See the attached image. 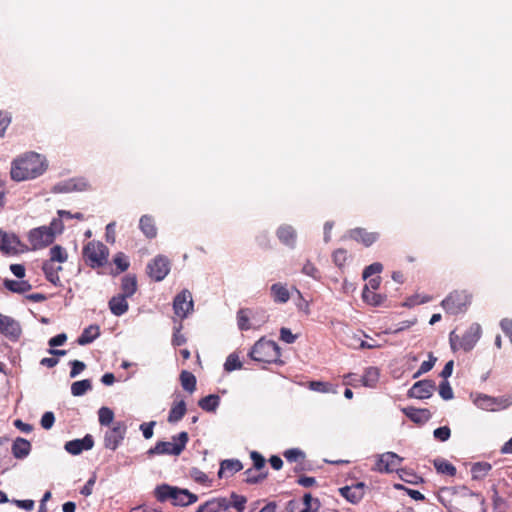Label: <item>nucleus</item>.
I'll use <instances>...</instances> for the list:
<instances>
[{
  "label": "nucleus",
  "instance_id": "nucleus-56",
  "mask_svg": "<svg viewBox=\"0 0 512 512\" xmlns=\"http://www.w3.org/2000/svg\"><path fill=\"white\" fill-rule=\"evenodd\" d=\"M46 229H49L54 237H56V234H61L64 229L62 218L59 217L52 219L50 224L46 226Z\"/></svg>",
  "mask_w": 512,
  "mask_h": 512
},
{
  "label": "nucleus",
  "instance_id": "nucleus-14",
  "mask_svg": "<svg viewBox=\"0 0 512 512\" xmlns=\"http://www.w3.org/2000/svg\"><path fill=\"white\" fill-rule=\"evenodd\" d=\"M193 307L192 294L187 289L178 293L173 300L174 313L181 319L186 318L193 311Z\"/></svg>",
  "mask_w": 512,
  "mask_h": 512
},
{
  "label": "nucleus",
  "instance_id": "nucleus-31",
  "mask_svg": "<svg viewBox=\"0 0 512 512\" xmlns=\"http://www.w3.org/2000/svg\"><path fill=\"white\" fill-rule=\"evenodd\" d=\"M100 335V328L98 325H90L85 328L82 334L77 339V343L81 346L92 343Z\"/></svg>",
  "mask_w": 512,
  "mask_h": 512
},
{
  "label": "nucleus",
  "instance_id": "nucleus-28",
  "mask_svg": "<svg viewBox=\"0 0 512 512\" xmlns=\"http://www.w3.org/2000/svg\"><path fill=\"white\" fill-rule=\"evenodd\" d=\"M126 297L125 296H122V295H116V296H113L110 300H109V309L111 311V313L115 316H122L123 314H125L128 309H129V305H128V302L126 301Z\"/></svg>",
  "mask_w": 512,
  "mask_h": 512
},
{
  "label": "nucleus",
  "instance_id": "nucleus-16",
  "mask_svg": "<svg viewBox=\"0 0 512 512\" xmlns=\"http://www.w3.org/2000/svg\"><path fill=\"white\" fill-rule=\"evenodd\" d=\"M0 333L11 340L21 335V326L14 318L0 313Z\"/></svg>",
  "mask_w": 512,
  "mask_h": 512
},
{
  "label": "nucleus",
  "instance_id": "nucleus-24",
  "mask_svg": "<svg viewBox=\"0 0 512 512\" xmlns=\"http://www.w3.org/2000/svg\"><path fill=\"white\" fill-rule=\"evenodd\" d=\"M270 295L275 303L284 304L290 299V292L285 284L274 283L270 287Z\"/></svg>",
  "mask_w": 512,
  "mask_h": 512
},
{
  "label": "nucleus",
  "instance_id": "nucleus-41",
  "mask_svg": "<svg viewBox=\"0 0 512 512\" xmlns=\"http://www.w3.org/2000/svg\"><path fill=\"white\" fill-rule=\"evenodd\" d=\"M180 381L184 390L188 391L189 393L195 391L197 380L191 372L183 370L180 374Z\"/></svg>",
  "mask_w": 512,
  "mask_h": 512
},
{
  "label": "nucleus",
  "instance_id": "nucleus-34",
  "mask_svg": "<svg viewBox=\"0 0 512 512\" xmlns=\"http://www.w3.org/2000/svg\"><path fill=\"white\" fill-rule=\"evenodd\" d=\"M220 404V397L216 394H210L201 398L198 402L199 407L206 412H215Z\"/></svg>",
  "mask_w": 512,
  "mask_h": 512
},
{
  "label": "nucleus",
  "instance_id": "nucleus-62",
  "mask_svg": "<svg viewBox=\"0 0 512 512\" xmlns=\"http://www.w3.org/2000/svg\"><path fill=\"white\" fill-rule=\"evenodd\" d=\"M156 425L155 421H150L148 423H142L140 425V430L142 431L143 437L145 439H150L153 437L154 434V426Z\"/></svg>",
  "mask_w": 512,
  "mask_h": 512
},
{
  "label": "nucleus",
  "instance_id": "nucleus-32",
  "mask_svg": "<svg viewBox=\"0 0 512 512\" xmlns=\"http://www.w3.org/2000/svg\"><path fill=\"white\" fill-rule=\"evenodd\" d=\"M177 487L170 486L168 484L158 485L154 490L156 499L160 502L174 499Z\"/></svg>",
  "mask_w": 512,
  "mask_h": 512
},
{
  "label": "nucleus",
  "instance_id": "nucleus-8",
  "mask_svg": "<svg viewBox=\"0 0 512 512\" xmlns=\"http://www.w3.org/2000/svg\"><path fill=\"white\" fill-rule=\"evenodd\" d=\"M465 512H485V499L479 494L468 490L467 488L463 489L462 494L460 495L459 501L457 503Z\"/></svg>",
  "mask_w": 512,
  "mask_h": 512
},
{
  "label": "nucleus",
  "instance_id": "nucleus-55",
  "mask_svg": "<svg viewBox=\"0 0 512 512\" xmlns=\"http://www.w3.org/2000/svg\"><path fill=\"white\" fill-rule=\"evenodd\" d=\"M450 435L451 430L448 426H441L433 431V436L441 442L447 441L450 438Z\"/></svg>",
  "mask_w": 512,
  "mask_h": 512
},
{
  "label": "nucleus",
  "instance_id": "nucleus-53",
  "mask_svg": "<svg viewBox=\"0 0 512 512\" xmlns=\"http://www.w3.org/2000/svg\"><path fill=\"white\" fill-rule=\"evenodd\" d=\"M302 273L307 275V276L312 277L315 280H319L320 277H321L319 270L309 260H307L306 263L303 265Z\"/></svg>",
  "mask_w": 512,
  "mask_h": 512
},
{
  "label": "nucleus",
  "instance_id": "nucleus-25",
  "mask_svg": "<svg viewBox=\"0 0 512 512\" xmlns=\"http://www.w3.org/2000/svg\"><path fill=\"white\" fill-rule=\"evenodd\" d=\"M139 229L149 239L157 236V227L154 217L148 214L142 215L139 220Z\"/></svg>",
  "mask_w": 512,
  "mask_h": 512
},
{
  "label": "nucleus",
  "instance_id": "nucleus-15",
  "mask_svg": "<svg viewBox=\"0 0 512 512\" xmlns=\"http://www.w3.org/2000/svg\"><path fill=\"white\" fill-rule=\"evenodd\" d=\"M435 389L436 385L433 380H420L415 382L409 389L408 396L416 399H428L433 395Z\"/></svg>",
  "mask_w": 512,
  "mask_h": 512
},
{
  "label": "nucleus",
  "instance_id": "nucleus-39",
  "mask_svg": "<svg viewBox=\"0 0 512 512\" xmlns=\"http://www.w3.org/2000/svg\"><path fill=\"white\" fill-rule=\"evenodd\" d=\"M492 469V466L488 462H476L472 465L471 473L474 480L483 479L488 472Z\"/></svg>",
  "mask_w": 512,
  "mask_h": 512
},
{
  "label": "nucleus",
  "instance_id": "nucleus-46",
  "mask_svg": "<svg viewBox=\"0 0 512 512\" xmlns=\"http://www.w3.org/2000/svg\"><path fill=\"white\" fill-rule=\"evenodd\" d=\"M241 368L242 362L240 361L238 355L235 353L229 354L224 363V370L226 372H232Z\"/></svg>",
  "mask_w": 512,
  "mask_h": 512
},
{
  "label": "nucleus",
  "instance_id": "nucleus-7",
  "mask_svg": "<svg viewBox=\"0 0 512 512\" xmlns=\"http://www.w3.org/2000/svg\"><path fill=\"white\" fill-rule=\"evenodd\" d=\"M127 425L124 421H116L104 434V447L115 451L125 439Z\"/></svg>",
  "mask_w": 512,
  "mask_h": 512
},
{
  "label": "nucleus",
  "instance_id": "nucleus-37",
  "mask_svg": "<svg viewBox=\"0 0 512 512\" xmlns=\"http://www.w3.org/2000/svg\"><path fill=\"white\" fill-rule=\"evenodd\" d=\"M186 413V404L184 400L179 401L174 404L168 415V422L177 423L180 421Z\"/></svg>",
  "mask_w": 512,
  "mask_h": 512
},
{
  "label": "nucleus",
  "instance_id": "nucleus-42",
  "mask_svg": "<svg viewBox=\"0 0 512 512\" xmlns=\"http://www.w3.org/2000/svg\"><path fill=\"white\" fill-rule=\"evenodd\" d=\"M92 389V384L89 379H83L80 381L73 382L71 385V394L75 397H79L87 393Z\"/></svg>",
  "mask_w": 512,
  "mask_h": 512
},
{
  "label": "nucleus",
  "instance_id": "nucleus-30",
  "mask_svg": "<svg viewBox=\"0 0 512 512\" xmlns=\"http://www.w3.org/2000/svg\"><path fill=\"white\" fill-rule=\"evenodd\" d=\"M3 286L10 292L17 294H24L32 289V285L28 281L23 279H5L3 281Z\"/></svg>",
  "mask_w": 512,
  "mask_h": 512
},
{
  "label": "nucleus",
  "instance_id": "nucleus-43",
  "mask_svg": "<svg viewBox=\"0 0 512 512\" xmlns=\"http://www.w3.org/2000/svg\"><path fill=\"white\" fill-rule=\"evenodd\" d=\"M246 502L247 498L245 496L233 492L230 495V499H227L228 509L233 507L238 512H243Z\"/></svg>",
  "mask_w": 512,
  "mask_h": 512
},
{
  "label": "nucleus",
  "instance_id": "nucleus-11",
  "mask_svg": "<svg viewBox=\"0 0 512 512\" xmlns=\"http://www.w3.org/2000/svg\"><path fill=\"white\" fill-rule=\"evenodd\" d=\"M170 268L169 259L164 255H157L148 263L147 273L150 278L160 282L169 274Z\"/></svg>",
  "mask_w": 512,
  "mask_h": 512
},
{
  "label": "nucleus",
  "instance_id": "nucleus-4",
  "mask_svg": "<svg viewBox=\"0 0 512 512\" xmlns=\"http://www.w3.org/2000/svg\"><path fill=\"white\" fill-rule=\"evenodd\" d=\"M189 440L188 433L183 431L178 435L172 437V442L169 441H159L156 443L154 447H151L147 451V455L152 457L154 455H180L185 449L187 442Z\"/></svg>",
  "mask_w": 512,
  "mask_h": 512
},
{
  "label": "nucleus",
  "instance_id": "nucleus-2",
  "mask_svg": "<svg viewBox=\"0 0 512 512\" xmlns=\"http://www.w3.org/2000/svg\"><path fill=\"white\" fill-rule=\"evenodd\" d=\"M482 335V327L478 323H472L462 336H459L455 330L449 333V344L453 352L463 350L471 351L479 341Z\"/></svg>",
  "mask_w": 512,
  "mask_h": 512
},
{
  "label": "nucleus",
  "instance_id": "nucleus-51",
  "mask_svg": "<svg viewBox=\"0 0 512 512\" xmlns=\"http://www.w3.org/2000/svg\"><path fill=\"white\" fill-rule=\"evenodd\" d=\"M244 474L246 475V479H245L246 483L257 484V483L263 481L267 477L268 472L255 474L253 469L249 468L244 472Z\"/></svg>",
  "mask_w": 512,
  "mask_h": 512
},
{
  "label": "nucleus",
  "instance_id": "nucleus-58",
  "mask_svg": "<svg viewBox=\"0 0 512 512\" xmlns=\"http://www.w3.org/2000/svg\"><path fill=\"white\" fill-rule=\"evenodd\" d=\"M71 370H70V377L75 378L77 377L85 368L86 365L84 362L79 360H72L70 362Z\"/></svg>",
  "mask_w": 512,
  "mask_h": 512
},
{
  "label": "nucleus",
  "instance_id": "nucleus-9",
  "mask_svg": "<svg viewBox=\"0 0 512 512\" xmlns=\"http://www.w3.org/2000/svg\"><path fill=\"white\" fill-rule=\"evenodd\" d=\"M28 250L29 248L20 241L17 235L0 230V252L6 255H16Z\"/></svg>",
  "mask_w": 512,
  "mask_h": 512
},
{
  "label": "nucleus",
  "instance_id": "nucleus-19",
  "mask_svg": "<svg viewBox=\"0 0 512 512\" xmlns=\"http://www.w3.org/2000/svg\"><path fill=\"white\" fill-rule=\"evenodd\" d=\"M94 446L92 435L86 434L82 439H74L65 443L64 449L71 455H79L83 451L91 450Z\"/></svg>",
  "mask_w": 512,
  "mask_h": 512
},
{
  "label": "nucleus",
  "instance_id": "nucleus-21",
  "mask_svg": "<svg viewBox=\"0 0 512 512\" xmlns=\"http://www.w3.org/2000/svg\"><path fill=\"white\" fill-rule=\"evenodd\" d=\"M365 485L359 482L353 486H345L340 488V494L349 502L358 503L364 496Z\"/></svg>",
  "mask_w": 512,
  "mask_h": 512
},
{
  "label": "nucleus",
  "instance_id": "nucleus-6",
  "mask_svg": "<svg viewBox=\"0 0 512 512\" xmlns=\"http://www.w3.org/2000/svg\"><path fill=\"white\" fill-rule=\"evenodd\" d=\"M472 295L465 290L453 291L445 299L442 300L443 309L452 315L464 312L471 304Z\"/></svg>",
  "mask_w": 512,
  "mask_h": 512
},
{
  "label": "nucleus",
  "instance_id": "nucleus-26",
  "mask_svg": "<svg viewBox=\"0 0 512 512\" xmlns=\"http://www.w3.org/2000/svg\"><path fill=\"white\" fill-rule=\"evenodd\" d=\"M198 500V496L196 494L191 493L187 489H176V493L173 499V505L175 506H189L195 503Z\"/></svg>",
  "mask_w": 512,
  "mask_h": 512
},
{
  "label": "nucleus",
  "instance_id": "nucleus-38",
  "mask_svg": "<svg viewBox=\"0 0 512 512\" xmlns=\"http://www.w3.org/2000/svg\"><path fill=\"white\" fill-rule=\"evenodd\" d=\"M362 298L367 304L377 307L383 304L386 296L375 293L374 291L368 290L367 288H363Z\"/></svg>",
  "mask_w": 512,
  "mask_h": 512
},
{
  "label": "nucleus",
  "instance_id": "nucleus-10",
  "mask_svg": "<svg viewBox=\"0 0 512 512\" xmlns=\"http://www.w3.org/2000/svg\"><path fill=\"white\" fill-rule=\"evenodd\" d=\"M28 240L31 244V250H40L52 244L55 237L49 229H46V226H40L29 231Z\"/></svg>",
  "mask_w": 512,
  "mask_h": 512
},
{
  "label": "nucleus",
  "instance_id": "nucleus-13",
  "mask_svg": "<svg viewBox=\"0 0 512 512\" xmlns=\"http://www.w3.org/2000/svg\"><path fill=\"white\" fill-rule=\"evenodd\" d=\"M318 499H314L310 493H305L302 498H294L287 502V512H315L319 508Z\"/></svg>",
  "mask_w": 512,
  "mask_h": 512
},
{
  "label": "nucleus",
  "instance_id": "nucleus-48",
  "mask_svg": "<svg viewBox=\"0 0 512 512\" xmlns=\"http://www.w3.org/2000/svg\"><path fill=\"white\" fill-rule=\"evenodd\" d=\"M237 325L238 328L242 331H247L250 329L249 313L247 309H240L237 312Z\"/></svg>",
  "mask_w": 512,
  "mask_h": 512
},
{
  "label": "nucleus",
  "instance_id": "nucleus-64",
  "mask_svg": "<svg viewBox=\"0 0 512 512\" xmlns=\"http://www.w3.org/2000/svg\"><path fill=\"white\" fill-rule=\"evenodd\" d=\"M500 327H501L503 333L509 338V340L512 344V319L503 318L500 321Z\"/></svg>",
  "mask_w": 512,
  "mask_h": 512
},
{
  "label": "nucleus",
  "instance_id": "nucleus-44",
  "mask_svg": "<svg viewBox=\"0 0 512 512\" xmlns=\"http://www.w3.org/2000/svg\"><path fill=\"white\" fill-rule=\"evenodd\" d=\"M67 259L68 254L62 246L55 245L50 249V258L48 261L64 263Z\"/></svg>",
  "mask_w": 512,
  "mask_h": 512
},
{
  "label": "nucleus",
  "instance_id": "nucleus-27",
  "mask_svg": "<svg viewBox=\"0 0 512 512\" xmlns=\"http://www.w3.org/2000/svg\"><path fill=\"white\" fill-rule=\"evenodd\" d=\"M11 451L15 458L24 459L31 451V444L28 440L17 437L12 444Z\"/></svg>",
  "mask_w": 512,
  "mask_h": 512
},
{
  "label": "nucleus",
  "instance_id": "nucleus-33",
  "mask_svg": "<svg viewBox=\"0 0 512 512\" xmlns=\"http://www.w3.org/2000/svg\"><path fill=\"white\" fill-rule=\"evenodd\" d=\"M379 376L380 373L377 367H368L361 377V383L365 387L374 388L379 380Z\"/></svg>",
  "mask_w": 512,
  "mask_h": 512
},
{
  "label": "nucleus",
  "instance_id": "nucleus-40",
  "mask_svg": "<svg viewBox=\"0 0 512 512\" xmlns=\"http://www.w3.org/2000/svg\"><path fill=\"white\" fill-rule=\"evenodd\" d=\"M433 464L438 473L448 476H454L456 474V468L445 459L436 458Z\"/></svg>",
  "mask_w": 512,
  "mask_h": 512
},
{
  "label": "nucleus",
  "instance_id": "nucleus-17",
  "mask_svg": "<svg viewBox=\"0 0 512 512\" xmlns=\"http://www.w3.org/2000/svg\"><path fill=\"white\" fill-rule=\"evenodd\" d=\"M403 461V458L394 452H385L381 454L377 461V470L379 472L390 473L398 470V466Z\"/></svg>",
  "mask_w": 512,
  "mask_h": 512
},
{
  "label": "nucleus",
  "instance_id": "nucleus-60",
  "mask_svg": "<svg viewBox=\"0 0 512 512\" xmlns=\"http://www.w3.org/2000/svg\"><path fill=\"white\" fill-rule=\"evenodd\" d=\"M11 122V115L9 112L0 111V137H2Z\"/></svg>",
  "mask_w": 512,
  "mask_h": 512
},
{
  "label": "nucleus",
  "instance_id": "nucleus-35",
  "mask_svg": "<svg viewBox=\"0 0 512 512\" xmlns=\"http://www.w3.org/2000/svg\"><path fill=\"white\" fill-rule=\"evenodd\" d=\"M243 469V465L238 459H225L220 463V469L218 471V477L222 478L225 471H229L234 474Z\"/></svg>",
  "mask_w": 512,
  "mask_h": 512
},
{
  "label": "nucleus",
  "instance_id": "nucleus-52",
  "mask_svg": "<svg viewBox=\"0 0 512 512\" xmlns=\"http://www.w3.org/2000/svg\"><path fill=\"white\" fill-rule=\"evenodd\" d=\"M439 395L443 400H451L454 397V393L450 383L447 380H444L439 385Z\"/></svg>",
  "mask_w": 512,
  "mask_h": 512
},
{
  "label": "nucleus",
  "instance_id": "nucleus-29",
  "mask_svg": "<svg viewBox=\"0 0 512 512\" xmlns=\"http://www.w3.org/2000/svg\"><path fill=\"white\" fill-rule=\"evenodd\" d=\"M404 414L415 423H425L431 418L428 409H418L414 407H406L403 409Z\"/></svg>",
  "mask_w": 512,
  "mask_h": 512
},
{
  "label": "nucleus",
  "instance_id": "nucleus-57",
  "mask_svg": "<svg viewBox=\"0 0 512 512\" xmlns=\"http://www.w3.org/2000/svg\"><path fill=\"white\" fill-rule=\"evenodd\" d=\"M54 422H55V415L51 411L45 412L42 415L41 420H40V424H41L42 428L45 430L51 429L54 425Z\"/></svg>",
  "mask_w": 512,
  "mask_h": 512
},
{
  "label": "nucleus",
  "instance_id": "nucleus-22",
  "mask_svg": "<svg viewBox=\"0 0 512 512\" xmlns=\"http://www.w3.org/2000/svg\"><path fill=\"white\" fill-rule=\"evenodd\" d=\"M228 504L227 498L218 497L206 501L200 505L196 512H227Z\"/></svg>",
  "mask_w": 512,
  "mask_h": 512
},
{
  "label": "nucleus",
  "instance_id": "nucleus-20",
  "mask_svg": "<svg viewBox=\"0 0 512 512\" xmlns=\"http://www.w3.org/2000/svg\"><path fill=\"white\" fill-rule=\"evenodd\" d=\"M348 233L351 239L362 243L366 247L371 246L379 238V233L368 232L366 229L360 227L351 229Z\"/></svg>",
  "mask_w": 512,
  "mask_h": 512
},
{
  "label": "nucleus",
  "instance_id": "nucleus-3",
  "mask_svg": "<svg viewBox=\"0 0 512 512\" xmlns=\"http://www.w3.org/2000/svg\"><path fill=\"white\" fill-rule=\"evenodd\" d=\"M280 347L271 340H258L249 352L252 360L261 363H277L280 358Z\"/></svg>",
  "mask_w": 512,
  "mask_h": 512
},
{
  "label": "nucleus",
  "instance_id": "nucleus-63",
  "mask_svg": "<svg viewBox=\"0 0 512 512\" xmlns=\"http://www.w3.org/2000/svg\"><path fill=\"white\" fill-rule=\"evenodd\" d=\"M297 336L294 335L290 329L286 328V327H282L280 329V339L287 343V344H292L295 342Z\"/></svg>",
  "mask_w": 512,
  "mask_h": 512
},
{
  "label": "nucleus",
  "instance_id": "nucleus-61",
  "mask_svg": "<svg viewBox=\"0 0 512 512\" xmlns=\"http://www.w3.org/2000/svg\"><path fill=\"white\" fill-rule=\"evenodd\" d=\"M56 193H70L73 192L71 179L56 184L53 188Z\"/></svg>",
  "mask_w": 512,
  "mask_h": 512
},
{
  "label": "nucleus",
  "instance_id": "nucleus-59",
  "mask_svg": "<svg viewBox=\"0 0 512 512\" xmlns=\"http://www.w3.org/2000/svg\"><path fill=\"white\" fill-rule=\"evenodd\" d=\"M250 458L253 461V466L256 470H261L265 466V458L257 451L250 453Z\"/></svg>",
  "mask_w": 512,
  "mask_h": 512
},
{
  "label": "nucleus",
  "instance_id": "nucleus-23",
  "mask_svg": "<svg viewBox=\"0 0 512 512\" xmlns=\"http://www.w3.org/2000/svg\"><path fill=\"white\" fill-rule=\"evenodd\" d=\"M43 273L46 279L55 286H60L61 281L58 273L62 270V266L55 265V262L44 261L42 265Z\"/></svg>",
  "mask_w": 512,
  "mask_h": 512
},
{
  "label": "nucleus",
  "instance_id": "nucleus-45",
  "mask_svg": "<svg viewBox=\"0 0 512 512\" xmlns=\"http://www.w3.org/2000/svg\"><path fill=\"white\" fill-rule=\"evenodd\" d=\"M98 420L100 425L109 426L114 423V412L108 407H101L98 411Z\"/></svg>",
  "mask_w": 512,
  "mask_h": 512
},
{
  "label": "nucleus",
  "instance_id": "nucleus-50",
  "mask_svg": "<svg viewBox=\"0 0 512 512\" xmlns=\"http://www.w3.org/2000/svg\"><path fill=\"white\" fill-rule=\"evenodd\" d=\"M283 456L288 462H297L298 460L305 459V453L299 448H291L283 453Z\"/></svg>",
  "mask_w": 512,
  "mask_h": 512
},
{
  "label": "nucleus",
  "instance_id": "nucleus-1",
  "mask_svg": "<svg viewBox=\"0 0 512 512\" xmlns=\"http://www.w3.org/2000/svg\"><path fill=\"white\" fill-rule=\"evenodd\" d=\"M47 168L48 163L43 155L29 152L13 160L10 175L14 181L20 182L41 176Z\"/></svg>",
  "mask_w": 512,
  "mask_h": 512
},
{
  "label": "nucleus",
  "instance_id": "nucleus-36",
  "mask_svg": "<svg viewBox=\"0 0 512 512\" xmlns=\"http://www.w3.org/2000/svg\"><path fill=\"white\" fill-rule=\"evenodd\" d=\"M122 293L120 295L125 296L126 298L131 297L137 290V280L135 276L126 275L122 279L121 283Z\"/></svg>",
  "mask_w": 512,
  "mask_h": 512
},
{
  "label": "nucleus",
  "instance_id": "nucleus-12",
  "mask_svg": "<svg viewBox=\"0 0 512 512\" xmlns=\"http://www.w3.org/2000/svg\"><path fill=\"white\" fill-rule=\"evenodd\" d=\"M473 403L482 410L496 411L498 409L507 408L512 401L505 397H492L487 394H477L473 398Z\"/></svg>",
  "mask_w": 512,
  "mask_h": 512
},
{
  "label": "nucleus",
  "instance_id": "nucleus-54",
  "mask_svg": "<svg viewBox=\"0 0 512 512\" xmlns=\"http://www.w3.org/2000/svg\"><path fill=\"white\" fill-rule=\"evenodd\" d=\"M383 270V265L379 262H375V263H372L370 265H368L367 267H365V269L363 270V273H362V277L364 280L370 278L373 274H378L380 272H382Z\"/></svg>",
  "mask_w": 512,
  "mask_h": 512
},
{
  "label": "nucleus",
  "instance_id": "nucleus-5",
  "mask_svg": "<svg viewBox=\"0 0 512 512\" xmlns=\"http://www.w3.org/2000/svg\"><path fill=\"white\" fill-rule=\"evenodd\" d=\"M109 256V249L100 241H90L83 248L85 262L92 268L103 267Z\"/></svg>",
  "mask_w": 512,
  "mask_h": 512
},
{
  "label": "nucleus",
  "instance_id": "nucleus-18",
  "mask_svg": "<svg viewBox=\"0 0 512 512\" xmlns=\"http://www.w3.org/2000/svg\"><path fill=\"white\" fill-rule=\"evenodd\" d=\"M278 240L289 249H295L297 244V231L290 224H281L276 230Z\"/></svg>",
  "mask_w": 512,
  "mask_h": 512
},
{
  "label": "nucleus",
  "instance_id": "nucleus-47",
  "mask_svg": "<svg viewBox=\"0 0 512 512\" xmlns=\"http://www.w3.org/2000/svg\"><path fill=\"white\" fill-rule=\"evenodd\" d=\"M417 323V319H409L401 321L400 323L396 324L394 327H390L386 330V333L388 334H398L404 330L409 329L410 327L414 326Z\"/></svg>",
  "mask_w": 512,
  "mask_h": 512
},
{
  "label": "nucleus",
  "instance_id": "nucleus-49",
  "mask_svg": "<svg viewBox=\"0 0 512 512\" xmlns=\"http://www.w3.org/2000/svg\"><path fill=\"white\" fill-rule=\"evenodd\" d=\"M436 361L437 358L434 357L432 353H429V360L422 362L418 371L413 375V378H418L422 374L429 372L435 365Z\"/></svg>",
  "mask_w": 512,
  "mask_h": 512
}]
</instances>
